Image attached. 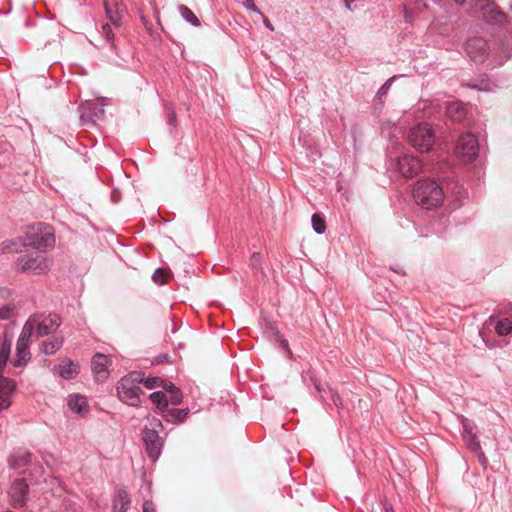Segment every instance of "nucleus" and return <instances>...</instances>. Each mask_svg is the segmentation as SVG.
<instances>
[{
  "label": "nucleus",
  "mask_w": 512,
  "mask_h": 512,
  "mask_svg": "<svg viewBox=\"0 0 512 512\" xmlns=\"http://www.w3.org/2000/svg\"><path fill=\"white\" fill-rule=\"evenodd\" d=\"M309 375V379L310 381L312 382V384L314 385L315 389L318 391V392H321V385H320V382L319 380L314 376L313 373L309 372L308 373Z\"/></svg>",
  "instance_id": "49530a36"
},
{
  "label": "nucleus",
  "mask_w": 512,
  "mask_h": 512,
  "mask_svg": "<svg viewBox=\"0 0 512 512\" xmlns=\"http://www.w3.org/2000/svg\"><path fill=\"white\" fill-rule=\"evenodd\" d=\"M243 6L248 10H251L257 14H261L260 10L255 6L253 0H245L243 2Z\"/></svg>",
  "instance_id": "c03bdc74"
},
{
  "label": "nucleus",
  "mask_w": 512,
  "mask_h": 512,
  "mask_svg": "<svg viewBox=\"0 0 512 512\" xmlns=\"http://www.w3.org/2000/svg\"><path fill=\"white\" fill-rule=\"evenodd\" d=\"M461 424H462V428H463V437L476 434L474 432V424L471 420H469L468 418H466L464 416H461Z\"/></svg>",
  "instance_id": "7c9ffc66"
},
{
  "label": "nucleus",
  "mask_w": 512,
  "mask_h": 512,
  "mask_svg": "<svg viewBox=\"0 0 512 512\" xmlns=\"http://www.w3.org/2000/svg\"><path fill=\"white\" fill-rule=\"evenodd\" d=\"M178 10L180 15L186 22L190 23L195 27H199L201 25L200 20L189 7L185 5H180L178 7Z\"/></svg>",
  "instance_id": "393cba45"
},
{
  "label": "nucleus",
  "mask_w": 512,
  "mask_h": 512,
  "mask_svg": "<svg viewBox=\"0 0 512 512\" xmlns=\"http://www.w3.org/2000/svg\"><path fill=\"white\" fill-rule=\"evenodd\" d=\"M149 399L156 405L155 412L158 413L167 423L175 425L184 423L190 413L189 408H170L168 406L167 394L164 391L151 393L149 395Z\"/></svg>",
  "instance_id": "20e7f679"
},
{
  "label": "nucleus",
  "mask_w": 512,
  "mask_h": 512,
  "mask_svg": "<svg viewBox=\"0 0 512 512\" xmlns=\"http://www.w3.org/2000/svg\"><path fill=\"white\" fill-rule=\"evenodd\" d=\"M104 8L105 13L107 17L110 19V21L115 24L119 25L122 19V16L125 12V7L122 3H120L118 0H105L104 1Z\"/></svg>",
  "instance_id": "2eb2a0df"
},
{
  "label": "nucleus",
  "mask_w": 512,
  "mask_h": 512,
  "mask_svg": "<svg viewBox=\"0 0 512 512\" xmlns=\"http://www.w3.org/2000/svg\"><path fill=\"white\" fill-rule=\"evenodd\" d=\"M13 251V242H9V240H5L0 243V255Z\"/></svg>",
  "instance_id": "ea45409f"
},
{
  "label": "nucleus",
  "mask_w": 512,
  "mask_h": 512,
  "mask_svg": "<svg viewBox=\"0 0 512 512\" xmlns=\"http://www.w3.org/2000/svg\"><path fill=\"white\" fill-rule=\"evenodd\" d=\"M130 505L129 494L126 490L120 489L117 491L116 498L113 502L114 512H126Z\"/></svg>",
  "instance_id": "5701e85b"
},
{
  "label": "nucleus",
  "mask_w": 512,
  "mask_h": 512,
  "mask_svg": "<svg viewBox=\"0 0 512 512\" xmlns=\"http://www.w3.org/2000/svg\"><path fill=\"white\" fill-rule=\"evenodd\" d=\"M31 316H37V323L35 326L37 338L52 334L53 331L60 327L62 323L60 316L53 313L47 315L43 313H35Z\"/></svg>",
  "instance_id": "1a4fd4ad"
},
{
  "label": "nucleus",
  "mask_w": 512,
  "mask_h": 512,
  "mask_svg": "<svg viewBox=\"0 0 512 512\" xmlns=\"http://www.w3.org/2000/svg\"><path fill=\"white\" fill-rule=\"evenodd\" d=\"M407 139L419 152H428L436 142V134L431 124L419 123L409 130Z\"/></svg>",
  "instance_id": "39448f33"
},
{
  "label": "nucleus",
  "mask_w": 512,
  "mask_h": 512,
  "mask_svg": "<svg viewBox=\"0 0 512 512\" xmlns=\"http://www.w3.org/2000/svg\"><path fill=\"white\" fill-rule=\"evenodd\" d=\"M250 266L253 270H262L260 253L255 252L252 254Z\"/></svg>",
  "instance_id": "e433bc0d"
},
{
  "label": "nucleus",
  "mask_w": 512,
  "mask_h": 512,
  "mask_svg": "<svg viewBox=\"0 0 512 512\" xmlns=\"http://www.w3.org/2000/svg\"><path fill=\"white\" fill-rule=\"evenodd\" d=\"M467 114L466 105L460 101L449 102L446 106V115L453 123H461Z\"/></svg>",
  "instance_id": "dca6fc26"
},
{
  "label": "nucleus",
  "mask_w": 512,
  "mask_h": 512,
  "mask_svg": "<svg viewBox=\"0 0 512 512\" xmlns=\"http://www.w3.org/2000/svg\"><path fill=\"white\" fill-rule=\"evenodd\" d=\"M164 389L166 393H171L173 390L177 389V387L174 385V383L170 381H166L162 379V384L160 385Z\"/></svg>",
  "instance_id": "a19ab883"
},
{
  "label": "nucleus",
  "mask_w": 512,
  "mask_h": 512,
  "mask_svg": "<svg viewBox=\"0 0 512 512\" xmlns=\"http://www.w3.org/2000/svg\"><path fill=\"white\" fill-rule=\"evenodd\" d=\"M56 369L59 376L66 380L74 378L80 371L79 365L69 358H64Z\"/></svg>",
  "instance_id": "f3484780"
},
{
  "label": "nucleus",
  "mask_w": 512,
  "mask_h": 512,
  "mask_svg": "<svg viewBox=\"0 0 512 512\" xmlns=\"http://www.w3.org/2000/svg\"><path fill=\"white\" fill-rule=\"evenodd\" d=\"M457 155L463 162H472L479 154V143L472 133L462 134L456 144Z\"/></svg>",
  "instance_id": "6e6552de"
},
{
  "label": "nucleus",
  "mask_w": 512,
  "mask_h": 512,
  "mask_svg": "<svg viewBox=\"0 0 512 512\" xmlns=\"http://www.w3.org/2000/svg\"><path fill=\"white\" fill-rule=\"evenodd\" d=\"M415 202L425 209L439 207L445 198L444 187L435 180L423 179L416 182L413 188Z\"/></svg>",
  "instance_id": "f257e3e1"
},
{
  "label": "nucleus",
  "mask_w": 512,
  "mask_h": 512,
  "mask_svg": "<svg viewBox=\"0 0 512 512\" xmlns=\"http://www.w3.org/2000/svg\"><path fill=\"white\" fill-rule=\"evenodd\" d=\"M477 458H478V461L480 462V464L484 467V468H487L488 466V459L487 457L485 456L484 452L482 451V449L476 453H474Z\"/></svg>",
  "instance_id": "37998d69"
},
{
  "label": "nucleus",
  "mask_w": 512,
  "mask_h": 512,
  "mask_svg": "<svg viewBox=\"0 0 512 512\" xmlns=\"http://www.w3.org/2000/svg\"><path fill=\"white\" fill-rule=\"evenodd\" d=\"M264 24H265V26H266L267 28H269L271 31H273V30H274L273 25L271 24V22H270L267 18L264 20Z\"/></svg>",
  "instance_id": "603ef678"
},
{
  "label": "nucleus",
  "mask_w": 512,
  "mask_h": 512,
  "mask_svg": "<svg viewBox=\"0 0 512 512\" xmlns=\"http://www.w3.org/2000/svg\"><path fill=\"white\" fill-rule=\"evenodd\" d=\"M468 87H471L473 89L478 90H488L489 89V83L481 81L480 83H469Z\"/></svg>",
  "instance_id": "79ce46f5"
},
{
  "label": "nucleus",
  "mask_w": 512,
  "mask_h": 512,
  "mask_svg": "<svg viewBox=\"0 0 512 512\" xmlns=\"http://www.w3.org/2000/svg\"><path fill=\"white\" fill-rule=\"evenodd\" d=\"M63 343L62 336L53 335L42 343L41 352L45 355H53L62 348Z\"/></svg>",
  "instance_id": "6ab92c4d"
},
{
  "label": "nucleus",
  "mask_w": 512,
  "mask_h": 512,
  "mask_svg": "<svg viewBox=\"0 0 512 512\" xmlns=\"http://www.w3.org/2000/svg\"><path fill=\"white\" fill-rule=\"evenodd\" d=\"M152 280L158 285H164L168 281V274L165 269L158 268L152 275Z\"/></svg>",
  "instance_id": "c756f323"
},
{
  "label": "nucleus",
  "mask_w": 512,
  "mask_h": 512,
  "mask_svg": "<svg viewBox=\"0 0 512 512\" xmlns=\"http://www.w3.org/2000/svg\"><path fill=\"white\" fill-rule=\"evenodd\" d=\"M384 509L385 512H394L392 505L389 504L387 501L384 502Z\"/></svg>",
  "instance_id": "8fccbe9b"
},
{
  "label": "nucleus",
  "mask_w": 512,
  "mask_h": 512,
  "mask_svg": "<svg viewBox=\"0 0 512 512\" xmlns=\"http://www.w3.org/2000/svg\"><path fill=\"white\" fill-rule=\"evenodd\" d=\"M167 397H168V405L172 404V405L176 406V405L181 404L183 401V394L179 388L173 390L171 393H169V396L167 395Z\"/></svg>",
  "instance_id": "2f4dec72"
},
{
  "label": "nucleus",
  "mask_w": 512,
  "mask_h": 512,
  "mask_svg": "<svg viewBox=\"0 0 512 512\" xmlns=\"http://www.w3.org/2000/svg\"><path fill=\"white\" fill-rule=\"evenodd\" d=\"M465 51L473 62L482 63L488 53L487 41L481 37L471 38L466 42Z\"/></svg>",
  "instance_id": "9d476101"
},
{
  "label": "nucleus",
  "mask_w": 512,
  "mask_h": 512,
  "mask_svg": "<svg viewBox=\"0 0 512 512\" xmlns=\"http://www.w3.org/2000/svg\"><path fill=\"white\" fill-rule=\"evenodd\" d=\"M68 407L75 413L82 415L88 411L86 398L77 394L69 395L67 400Z\"/></svg>",
  "instance_id": "aec40b11"
},
{
  "label": "nucleus",
  "mask_w": 512,
  "mask_h": 512,
  "mask_svg": "<svg viewBox=\"0 0 512 512\" xmlns=\"http://www.w3.org/2000/svg\"><path fill=\"white\" fill-rule=\"evenodd\" d=\"M464 440H465V443L467 445V447L473 452V453H476L478 451H480L482 448L480 446V442H479V439L477 437V435H470V436H466V437H463Z\"/></svg>",
  "instance_id": "c85d7f7f"
},
{
  "label": "nucleus",
  "mask_w": 512,
  "mask_h": 512,
  "mask_svg": "<svg viewBox=\"0 0 512 512\" xmlns=\"http://www.w3.org/2000/svg\"><path fill=\"white\" fill-rule=\"evenodd\" d=\"M47 268L45 262H41L37 257L22 256L18 258L17 270L20 272L32 271L35 274L44 272Z\"/></svg>",
  "instance_id": "ddd939ff"
},
{
  "label": "nucleus",
  "mask_w": 512,
  "mask_h": 512,
  "mask_svg": "<svg viewBox=\"0 0 512 512\" xmlns=\"http://www.w3.org/2000/svg\"><path fill=\"white\" fill-rule=\"evenodd\" d=\"M27 248L32 249H45L54 247L55 237L54 233L44 227L42 223L32 226L25 234Z\"/></svg>",
  "instance_id": "0eeeda50"
},
{
  "label": "nucleus",
  "mask_w": 512,
  "mask_h": 512,
  "mask_svg": "<svg viewBox=\"0 0 512 512\" xmlns=\"http://www.w3.org/2000/svg\"><path fill=\"white\" fill-rule=\"evenodd\" d=\"M9 242H13V251L18 252L19 248L26 247V238L25 236L16 237L14 239H10Z\"/></svg>",
  "instance_id": "f704fd0d"
},
{
  "label": "nucleus",
  "mask_w": 512,
  "mask_h": 512,
  "mask_svg": "<svg viewBox=\"0 0 512 512\" xmlns=\"http://www.w3.org/2000/svg\"><path fill=\"white\" fill-rule=\"evenodd\" d=\"M37 323V316H29L23 325L22 331L17 342L29 344V340L34 333Z\"/></svg>",
  "instance_id": "412c9836"
},
{
  "label": "nucleus",
  "mask_w": 512,
  "mask_h": 512,
  "mask_svg": "<svg viewBox=\"0 0 512 512\" xmlns=\"http://www.w3.org/2000/svg\"><path fill=\"white\" fill-rule=\"evenodd\" d=\"M495 330L501 336L508 335L512 331V320L510 318H504L497 321Z\"/></svg>",
  "instance_id": "a878e982"
},
{
  "label": "nucleus",
  "mask_w": 512,
  "mask_h": 512,
  "mask_svg": "<svg viewBox=\"0 0 512 512\" xmlns=\"http://www.w3.org/2000/svg\"><path fill=\"white\" fill-rule=\"evenodd\" d=\"M458 5L464 4L467 0H454Z\"/></svg>",
  "instance_id": "5fc2aeb1"
},
{
  "label": "nucleus",
  "mask_w": 512,
  "mask_h": 512,
  "mask_svg": "<svg viewBox=\"0 0 512 512\" xmlns=\"http://www.w3.org/2000/svg\"><path fill=\"white\" fill-rule=\"evenodd\" d=\"M466 11L470 15L480 13V16L490 24H501L506 20V14L499 10L493 0H470Z\"/></svg>",
  "instance_id": "423d86ee"
},
{
  "label": "nucleus",
  "mask_w": 512,
  "mask_h": 512,
  "mask_svg": "<svg viewBox=\"0 0 512 512\" xmlns=\"http://www.w3.org/2000/svg\"><path fill=\"white\" fill-rule=\"evenodd\" d=\"M141 383H143L147 389H154V388L160 387V385L162 384V378H160V377H147L146 378L144 376V381H142Z\"/></svg>",
  "instance_id": "473e14b6"
},
{
  "label": "nucleus",
  "mask_w": 512,
  "mask_h": 512,
  "mask_svg": "<svg viewBox=\"0 0 512 512\" xmlns=\"http://www.w3.org/2000/svg\"><path fill=\"white\" fill-rule=\"evenodd\" d=\"M313 230L317 234H324L326 231V222L319 214H313L311 218Z\"/></svg>",
  "instance_id": "cd10ccee"
},
{
  "label": "nucleus",
  "mask_w": 512,
  "mask_h": 512,
  "mask_svg": "<svg viewBox=\"0 0 512 512\" xmlns=\"http://www.w3.org/2000/svg\"><path fill=\"white\" fill-rule=\"evenodd\" d=\"M397 168L406 178L416 176L422 169L421 161L412 155H404L398 158Z\"/></svg>",
  "instance_id": "f8f14e48"
},
{
  "label": "nucleus",
  "mask_w": 512,
  "mask_h": 512,
  "mask_svg": "<svg viewBox=\"0 0 512 512\" xmlns=\"http://www.w3.org/2000/svg\"><path fill=\"white\" fill-rule=\"evenodd\" d=\"M16 356L17 359L14 361V366L21 367L24 366L30 359L31 354L29 351V344L27 343H16Z\"/></svg>",
  "instance_id": "4be33fe9"
},
{
  "label": "nucleus",
  "mask_w": 512,
  "mask_h": 512,
  "mask_svg": "<svg viewBox=\"0 0 512 512\" xmlns=\"http://www.w3.org/2000/svg\"><path fill=\"white\" fill-rule=\"evenodd\" d=\"M147 423L142 430V440L148 457L155 462L161 455L164 446V437L159 435L164 429L163 423L155 416L148 415Z\"/></svg>",
  "instance_id": "f03ea898"
},
{
  "label": "nucleus",
  "mask_w": 512,
  "mask_h": 512,
  "mask_svg": "<svg viewBox=\"0 0 512 512\" xmlns=\"http://www.w3.org/2000/svg\"><path fill=\"white\" fill-rule=\"evenodd\" d=\"M80 120L83 125H94L96 123L89 110L86 109L81 113Z\"/></svg>",
  "instance_id": "c9c22d12"
},
{
  "label": "nucleus",
  "mask_w": 512,
  "mask_h": 512,
  "mask_svg": "<svg viewBox=\"0 0 512 512\" xmlns=\"http://www.w3.org/2000/svg\"><path fill=\"white\" fill-rule=\"evenodd\" d=\"M331 398H332V402L335 406L338 407L341 404V399H340L339 395L332 390H331Z\"/></svg>",
  "instance_id": "de8ad7c7"
},
{
  "label": "nucleus",
  "mask_w": 512,
  "mask_h": 512,
  "mask_svg": "<svg viewBox=\"0 0 512 512\" xmlns=\"http://www.w3.org/2000/svg\"><path fill=\"white\" fill-rule=\"evenodd\" d=\"M394 77L388 79L378 90L377 97L381 99L383 96H385L391 86V83L393 81Z\"/></svg>",
  "instance_id": "4c0bfd02"
},
{
  "label": "nucleus",
  "mask_w": 512,
  "mask_h": 512,
  "mask_svg": "<svg viewBox=\"0 0 512 512\" xmlns=\"http://www.w3.org/2000/svg\"><path fill=\"white\" fill-rule=\"evenodd\" d=\"M510 8L512 9V0H511V2H510Z\"/></svg>",
  "instance_id": "4d7b16f0"
},
{
  "label": "nucleus",
  "mask_w": 512,
  "mask_h": 512,
  "mask_svg": "<svg viewBox=\"0 0 512 512\" xmlns=\"http://www.w3.org/2000/svg\"><path fill=\"white\" fill-rule=\"evenodd\" d=\"M110 359L102 353H96L91 361L92 371L98 381H104L108 376Z\"/></svg>",
  "instance_id": "4468645a"
},
{
  "label": "nucleus",
  "mask_w": 512,
  "mask_h": 512,
  "mask_svg": "<svg viewBox=\"0 0 512 512\" xmlns=\"http://www.w3.org/2000/svg\"><path fill=\"white\" fill-rule=\"evenodd\" d=\"M144 381V373L133 371L125 375L116 386L117 396L123 403L130 406L140 405V394L143 393L139 384Z\"/></svg>",
  "instance_id": "7ed1b4c3"
},
{
  "label": "nucleus",
  "mask_w": 512,
  "mask_h": 512,
  "mask_svg": "<svg viewBox=\"0 0 512 512\" xmlns=\"http://www.w3.org/2000/svg\"><path fill=\"white\" fill-rule=\"evenodd\" d=\"M31 462V454L23 449L15 450L8 458V463L11 468H20L26 466Z\"/></svg>",
  "instance_id": "a211bd4d"
},
{
  "label": "nucleus",
  "mask_w": 512,
  "mask_h": 512,
  "mask_svg": "<svg viewBox=\"0 0 512 512\" xmlns=\"http://www.w3.org/2000/svg\"><path fill=\"white\" fill-rule=\"evenodd\" d=\"M176 119V116H175V113L172 111L171 113H169V117H168V121L170 124H172Z\"/></svg>",
  "instance_id": "3c124183"
},
{
  "label": "nucleus",
  "mask_w": 512,
  "mask_h": 512,
  "mask_svg": "<svg viewBox=\"0 0 512 512\" xmlns=\"http://www.w3.org/2000/svg\"><path fill=\"white\" fill-rule=\"evenodd\" d=\"M494 320H495V316L494 315L490 316V321H494Z\"/></svg>",
  "instance_id": "6e6d98bb"
},
{
  "label": "nucleus",
  "mask_w": 512,
  "mask_h": 512,
  "mask_svg": "<svg viewBox=\"0 0 512 512\" xmlns=\"http://www.w3.org/2000/svg\"><path fill=\"white\" fill-rule=\"evenodd\" d=\"M445 190V196L451 194L457 202L467 197V192L461 184L456 182L448 183Z\"/></svg>",
  "instance_id": "b1692460"
},
{
  "label": "nucleus",
  "mask_w": 512,
  "mask_h": 512,
  "mask_svg": "<svg viewBox=\"0 0 512 512\" xmlns=\"http://www.w3.org/2000/svg\"><path fill=\"white\" fill-rule=\"evenodd\" d=\"M168 355L162 354L157 357V363H163L164 361H167Z\"/></svg>",
  "instance_id": "09e8293b"
},
{
  "label": "nucleus",
  "mask_w": 512,
  "mask_h": 512,
  "mask_svg": "<svg viewBox=\"0 0 512 512\" xmlns=\"http://www.w3.org/2000/svg\"><path fill=\"white\" fill-rule=\"evenodd\" d=\"M15 307L13 305L7 304L0 307V320H8L14 314Z\"/></svg>",
  "instance_id": "72a5a7b5"
},
{
  "label": "nucleus",
  "mask_w": 512,
  "mask_h": 512,
  "mask_svg": "<svg viewBox=\"0 0 512 512\" xmlns=\"http://www.w3.org/2000/svg\"><path fill=\"white\" fill-rule=\"evenodd\" d=\"M29 484L25 478L17 477L13 480L9 489L11 504L14 507H22L26 503Z\"/></svg>",
  "instance_id": "9b49d317"
},
{
  "label": "nucleus",
  "mask_w": 512,
  "mask_h": 512,
  "mask_svg": "<svg viewBox=\"0 0 512 512\" xmlns=\"http://www.w3.org/2000/svg\"><path fill=\"white\" fill-rule=\"evenodd\" d=\"M84 109L89 110L95 121L101 120L105 116V110L102 105H98L96 103H89L86 105Z\"/></svg>",
  "instance_id": "bb28decb"
},
{
  "label": "nucleus",
  "mask_w": 512,
  "mask_h": 512,
  "mask_svg": "<svg viewBox=\"0 0 512 512\" xmlns=\"http://www.w3.org/2000/svg\"><path fill=\"white\" fill-rule=\"evenodd\" d=\"M101 33L108 41H112L114 38L112 28L108 23L102 25Z\"/></svg>",
  "instance_id": "58836bf2"
},
{
  "label": "nucleus",
  "mask_w": 512,
  "mask_h": 512,
  "mask_svg": "<svg viewBox=\"0 0 512 512\" xmlns=\"http://www.w3.org/2000/svg\"><path fill=\"white\" fill-rule=\"evenodd\" d=\"M405 20H406V22L412 21V16L407 11L405 12Z\"/></svg>",
  "instance_id": "864d4df0"
},
{
  "label": "nucleus",
  "mask_w": 512,
  "mask_h": 512,
  "mask_svg": "<svg viewBox=\"0 0 512 512\" xmlns=\"http://www.w3.org/2000/svg\"><path fill=\"white\" fill-rule=\"evenodd\" d=\"M143 512H156L154 503L152 501L146 500L143 503Z\"/></svg>",
  "instance_id": "a18cd8bd"
}]
</instances>
